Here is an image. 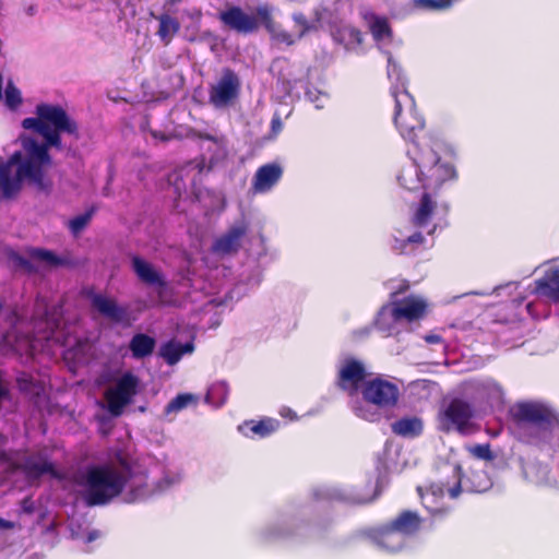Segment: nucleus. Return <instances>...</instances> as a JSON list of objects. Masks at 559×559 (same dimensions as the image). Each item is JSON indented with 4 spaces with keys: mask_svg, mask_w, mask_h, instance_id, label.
Segmentation results:
<instances>
[{
    "mask_svg": "<svg viewBox=\"0 0 559 559\" xmlns=\"http://www.w3.org/2000/svg\"><path fill=\"white\" fill-rule=\"evenodd\" d=\"M390 94L394 99V123L400 134L409 142L408 160L401 167L397 181L409 191L421 188L437 190L456 178L453 154L447 145L428 134L415 100L407 90L405 72H388Z\"/></svg>",
    "mask_w": 559,
    "mask_h": 559,
    "instance_id": "1",
    "label": "nucleus"
},
{
    "mask_svg": "<svg viewBox=\"0 0 559 559\" xmlns=\"http://www.w3.org/2000/svg\"><path fill=\"white\" fill-rule=\"evenodd\" d=\"M183 480V473L180 469L165 471L154 489L142 481L132 480L130 464L122 456L116 462L90 466L83 474L80 485L82 486V499L88 507L106 506L119 497L124 488L129 491L124 495L123 501L135 503L147 499L152 493H162L177 487Z\"/></svg>",
    "mask_w": 559,
    "mask_h": 559,
    "instance_id": "2",
    "label": "nucleus"
},
{
    "mask_svg": "<svg viewBox=\"0 0 559 559\" xmlns=\"http://www.w3.org/2000/svg\"><path fill=\"white\" fill-rule=\"evenodd\" d=\"M22 126L40 134L45 143L24 136L21 139L22 151L14 152L7 162L0 158V191L7 199L16 195L24 182L38 190L48 189L45 174L51 164L49 148H61V138L51 132V128H46L40 117L25 118Z\"/></svg>",
    "mask_w": 559,
    "mask_h": 559,
    "instance_id": "3",
    "label": "nucleus"
},
{
    "mask_svg": "<svg viewBox=\"0 0 559 559\" xmlns=\"http://www.w3.org/2000/svg\"><path fill=\"white\" fill-rule=\"evenodd\" d=\"M33 333L24 334L15 326L4 336L5 343L19 354L34 356L37 353H53V346H64L70 343L68 332L62 323V308L59 305L49 306L38 297L32 318Z\"/></svg>",
    "mask_w": 559,
    "mask_h": 559,
    "instance_id": "4",
    "label": "nucleus"
},
{
    "mask_svg": "<svg viewBox=\"0 0 559 559\" xmlns=\"http://www.w3.org/2000/svg\"><path fill=\"white\" fill-rule=\"evenodd\" d=\"M448 207L439 204L430 194L424 193L415 206L412 225L397 228L392 236V250L400 254H409L424 243L423 233L432 235L444 225Z\"/></svg>",
    "mask_w": 559,
    "mask_h": 559,
    "instance_id": "5",
    "label": "nucleus"
},
{
    "mask_svg": "<svg viewBox=\"0 0 559 559\" xmlns=\"http://www.w3.org/2000/svg\"><path fill=\"white\" fill-rule=\"evenodd\" d=\"M427 309V301L416 295L397 298L392 294V300L383 305L374 318V326L385 336L397 335L401 330L409 323L424 318Z\"/></svg>",
    "mask_w": 559,
    "mask_h": 559,
    "instance_id": "6",
    "label": "nucleus"
},
{
    "mask_svg": "<svg viewBox=\"0 0 559 559\" xmlns=\"http://www.w3.org/2000/svg\"><path fill=\"white\" fill-rule=\"evenodd\" d=\"M242 81L236 72H221L209 84V104L216 110L234 107L240 97Z\"/></svg>",
    "mask_w": 559,
    "mask_h": 559,
    "instance_id": "7",
    "label": "nucleus"
},
{
    "mask_svg": "<svg viewBox=\"0 0 559 559\" xmlns=\"http://www.w3.org/2000/svg\"><path fill=\"white\" fill-rule=\"evenodd\" d=\"M361 395L367 402H371L389 413L399 404L401 390L396 382L378 376L364 382Z\"/></svg>",
    "mask_w": 559,
    "mask_h": 559,
    "instance_id": "8",
    "label": "nucleus"
},
{
    "mask_svg": "<svg viewBox=\"0 0 559 559\" xmlns=\"http://www.w3.org/2000/svg\"><path fill=\"white\" fill-rule=\"evenodd\" d=\"M140 379L131 371H127L118 378L115 385L107 389L105 400L108 411L114 416H119L138 393Z\"/></svg>",
    "mask_w": 559,
    "mask_h": 559,
    "instance_id": "9",
    "label": "nucleus"
},
{
    "mask_svg": "<svg viewBox=\"0 0 559 559\" xmlns=\"http://www.w3.org/2000/svg\"><path fill=\"white\" fill-rule=\"evenodd\" d=\"M473 411L471 405L460 399L452 400L440 415L442 430H455L461 435L471 432Z\"/></svg>",
    "mask_w": 559,
    "mask_h": 559,
    "instance_id": "10",
    "label": "nucleus"
},
{
    "mask_svg": "<svg viewBox=\"0 0 559 559\" xmlns=\"http://www.w3.org/2000/svg\"><path fill=\"white\" fill-rule=\"evenodd\" d=\"M36 115L40 117L46 128H51L61 138V133L78 135V124L69 117L67 111L59 105L38 104Z\"/></svg>",
    "mask_w": 559,
    "mask_h": 559,
    "instance_id": "11",
    "label": "nucleus"
},
{
    "mask_svg": "<svg viewBox=\"0 0 559 559\" xmlns=\"http://www.w3.org/2000/svg\"><path fill=\"white\" fill-rule=\"evenodd\" d=\"M310 73L311 72H307L302 78L294 80L283 78L282 84L288 96L299 98L304 91L305 97L311 102L317 109H322L329 100V95L312 82L313 78L309 75Z\"/></svg>",
    "mask_w": 559,
    "mask_h": 559,
    "instance_id": "12",
    "label": "nucleus"
},
{
    "mask_svg": "<svg viewBox=\"0 0 559 559\" xmlns=\"http://www.w3.org/2000/svg\"><path fill=\"white\" fill-rule=\"evenodd\" d=\"M218 17L225 27L243 35L255 33L261 25L257 13L254 15L248 14L239 5L227 7L219 12Z\"/></svg>",
    "mask_w": 559,
    "mask_h": 559,
    "instance_id": "13",
    "label": "nucleus"
},
{
    "mask_svg": "<svg viewBox=\"0 0 559 559\" xmlns=\"http://www.w3.org/2000/svg\"><path fill=\"white\" fill-rule=\"evenodd\" d=\"M14 261L16 265L27 273H38L41 270H52L68 265L69 263L68 259L59 257L50 250L40 248L32 249L29 251V259L19 255Z\"/></svg>",
    "mask_w": 559,
    "mask_h": 559,
    "instance_id": "14",
    "label": "nucleus"
},
{
    "mask_svg": "<svg viewBox=\"0 0 559 559\" xmlns=\"http://www.w3.org/2000/svg\"><path fill=\"white\" fill-rule=\"evenodd\" d=\"M366 376L364 362L353 357H345L337 366V385L349 394L357 392Z\"/></svg>",
    "mask_w": 559,
    "mask_h": 559,
    "instance_id": "15",
    "label": "nucleus"
},
{
    "mask_svg": "<svg viewBox=\"0 0 559 559\" xmlns=\"http://www.w3.org/2000/svg\"><path fill=\"white\" fill-rule=\"evenodd\" d=\"M247 231L248 224L245 221L236 222L225 234L214 240L211 247L212 252L218 257H226L238 252Z\"/></svg>",
    "mask_w": 559,
    "mask_h": 559,
    "instance_id": "16",
    "label": "nucleus"
},
{
    "mask_svg": "<svg viewBox=\"0 0 559 559\" xmlns=\"http://www.w3.org/2000/svg\"><path fill=\"white\" fill-rule=\"evenodd\" d=\"M465 392L469 394L475 402H486L490 405H500L503 402V389L491 378L467 382Z\"/></svg>",
    "mask_w": 559,
    "mask_h": 559,
    "instance_id": "17",
    "label": "nucleus"
},
{
    "mask_svg": "<svg viewBox=\"0 0 559 559\" xmlns=\"http://www.w3.org/2000/svg\"><path fill=\"white\" fill-rule=\"evenodd\" d=\"M284 175L283 166L277 163H267L260 166L252 179L251 191L253 194H267L270 193L282 180Z\"/></svg>",
    "mask_w": 559,
    "mask_h": 559,
    "instance_id": "18",
    "label": "nucleus"
},
{
    "mask_svg": "<svg viewBox=\"0 0 559 559\" xmlns=\"http://www.w3.org/2000/svg\"><path fill=\"white\" fill-rule=\"evenodd\" d=\"M367 535L380 549L388 552L402 550L407 542V538H405L399 530L391 524L383 527L370 528L368 530Z\"/></svg>",
    "mask_w": 559,
    "mask_h": 559,
    "instance_id": "19",
    "label": "nucleus"
},
{
    "mask_svg": "<svg viewBox=\"0 0 559 559\" xmlns=\"http://www.w3.org/2000/svg\"><path fill=\"white\" fill-rule=\"evenodd\" d=\"M514 416L520 421L530 423L539 427L549 426L555 420L554 412L538 403H521L514 411Z\"/></svg>",
    "mask_w": 559,
    "mask_h": 559,
    "instance_id": "20",
    "label": "nucleus"
},
{
    "mask_svg": "<svg viewBox=\"0 0 559 559\" xmlns=\"http://www.w3.org/2000/svg\"><path fill=\"white\" fill-rule=\"evenodd\" d=\"M19 467L25 474L28 481H35L45 474L58 477V473L55 471L53 465L43 453L26 456Z\"/></svg>",
    "mask_w": 559,
    "mask_h": 559,
    "instance_id": "21",
    "label": "nucleus"
},
{
    "mask_svg": "<svg viewBox=\"0 0 559 559\" xmlns=\"http://www.w3.org/2000/svg\"><path fill=\"white\" fill-rule=\"evenodd\" d=\"M295 522L290 518H280L264 525L258 532L262 543H274L294 534Z\"/></svg>",
    "mask_w": 559,
    "mask_h": 559,
    "instance_id": "22",
    "label": "nucleus"
},
{
    "mask_svg": "<svg viewBox=\"0 0 559 559\" xmlns=\"http://www.w3.org/2000/svg\"><path fill=\"white\" fill-rule=\"evenodd\" d=\"M257 14L260 17L261 25L278 41L288 46L295 43L293 36L281 29V26L275 22L272 9L267 4H261L257 7Z\"/></svg>",
    "mask_w": 559,
    "mask_h": 559,
    "instance_id": "23",
    "label": "nucleus"
},
{
    "mask_svg": "<svg viewBox=\"0 0 559 559\" xmlns=\"http://www.w3.org/2000/svg\"><path fill=\"white\" fill-rule=\"evenodd\" d=\"M278 427V420L264 418L259 421L247 420L238 426V431L247 438H265L275 432Z\"/></svg>",
    "mask_w": 559,
    "mask_h": 559,
    "instance_id": "24",
    "label": "nucleus"
},
{
    "mask_svg": "<svg viewBox=\"0 0 559 559\" xmlns=\"http://www.w3.org/2000/svg\"><path fill=\"white\" fill-rule=\"evenodd\" d=\"M131 262L132 269L141 282L154 287L165 286L163 275L151 263L138 255L132 257Z\"/></svg>",
    "mask_w": 559,
    "mask_h": 559,
    "instance_id": "25",
    "label": "nucleus"
},
{
    "mask_svg": "<svg viewBox=\"0 0 559 559\" xmlns=\"http://www.w3.org/2000/svg\"><path fill=\"white\" fill-rule=\"evenodd\" d=\"M91 304L100 314L115 322H121L126 317V310L119 307L115 300L100 295L91 296Z\"/></svg>",
    "mask_w": 559,
    "mask_h": 559,
    "instance_id": "26",
    "label": "nucleus"
},
{
    "mask_svg": "<svg viewBox=\"0 0 559 559\" xmlns=\"http://www.w3.org/2000/svg\"><path fill=\"white\" fill-rule=\"evenodd\" d=\"M423 429L424 423L417 416H405L391 424V430L394 435L407 439L418 437Z\"/></svg>",
    "mask_w": 559,
    "mask_h": 559,
    "instance_id": "27",
    "label": "nucleus"
},
{
    "mask_svg": "<svg viewBox=\"0 0 559 559\" xmlns=\"http://www.w3.org/2000/svg\"><path fill=\"white\" fill-rule=\"evenodd\" d=\"M350 409L354 415L368 423H378L382 418L388 417V413L366 400H354L350 402Z\"/></svg>",
    "mask_w": 559,
    "mask_h": 559,
    "instance_id": "28",
    "label": "nucleus"
},
{
    "mask_svg": "<svg viewBox=\"0 0 559 559\" xmlns=\"http://www.w3.org/2000/svg\"><path fill=\"white\" fill-rule=\"evenodd\" d=\"M365 19L376 41L393 38V31L386 16L371 12L366 14Z\"/></svg>",
    "mask_w": 559,
    "mask_h": 559,
    "instance_id": "29",
    "label": "nucleus"
},
{
    "mask_svg": "<svg viewBox=\"0 0 559 559\" xmlns=\"http://www.w3.org/2000/svg\"><path fill=\"white\" fill-rule=\"evenodd\" d=\"M194 346L191 342L181 344L177 341H169L159 348V355L169 365H176L185 354H191Z\"/></svg>",
    "mask_w": 559,
    "mask_h": 559,
    "instance_id": "30",
    "label": "nucleus"
},
{
    "mask_svg": "<svg viewBox=\"0 0 559 559\" xmlns=\"http://www.w3.org/2000/svg\"><path fill=\"white\" fill-rule=\"evenodd\" d=\"M155 346V338L144 333L134 334L129 343V349L134 359H143L151 356Z\"/></svg>",
    "mask_w": 559,
    "mask_h": 559,
    "instance_id": "31",
    "label": "nucleus"
},
{
    "mask_svg": "<svg viewBox=\"0 0 559 559\" xmlns=\"http://www.w3.org/2000/svg\"><path fill=\"white\" fill-rule=\"evenodd\" d=\"M319 499H328L334 501H343L349 503H364L367 499L357 497L352 491L342 487H324L316 491Z\"/></svg>",
    "mask_w": 559,
    "mask_h": 559,
    "instance_id": "32",
    "label": "nucleus"
},
{
    "mask_svg": "<svg viewBox=\"0 0 559 559\" xmlns=\"http://www.w3.org/2000/svg\"><path fill=\"white\" fill-rule=\"evenodd\" d=\"M420 518L416 512L404 511L392 523L399 532L408 539L420 526Z\"/></svg>",
    "mask_w": 559,
    "mask_h": 559,
    "instance_id": "33",
    "label": "nucleus"
},
{
    "mask_svg": "<svg viewBox=\"0 0 559 559\" xmlns=\"http://www.w3.org/2000/svg\"><path fill=\"white\" fill-rule=\"evenodd\" d=\"M155 19L159 23L156 33L157 36L164 43V45H169L173 38L180 31V22L176 17H173L167 13H163L158 16H155Z\"/></svg>",
    "mask_w": 559,
    "mask_h": 559,
    "instance_id": "34",
    "label": "nucleus"
},
{
    "mask_svg": "<svg viewBox=\"0 0 559 559\" xmlns=\"http://www.w3.org/2000/svg\"><path fill=\"white\" fill-rule=\"evenodd\" d=\"M537 294L544 295L551 299H559V270H550L545 276L536 281Z\"/></svg>",
    "mask_w": 559,
    "mask_h": 559,
    "instance_id": "35",
    "label": "nucleus"
},
{
    "mask_svg": "<svg viewBox=\"0 0 559 559\" xmlns=\"http://www.w3.org/2000/svg\"><path fill=\"white\" fill-rule=\"evenodd\" d=\"M444 489L442 486H431L430 490L423 493L419 489L423 506L433 515L444 514L445 511L439 506V500L443 496Z\"/></svg>",
    "mask_w": 559,
    "mask_h": 559,
    "instance_id": "36",
    "label": "nucleus"
},
{
    "mask_svg": "<svg viewBox=\"0 0 559 559\" xmlns=\"http://www.w3.org/2000/svg\"><path fill=\"white\" fill-rule=\"evenodd\" d=\"M228 395V386L225 382H217L211 385L209 389L205 401L206 403L219 407L222 406L227 399Z\"/></svg>",
    "mask_w": 559,
    "mask_h": 559,
    "instance_id": "37",
    "label": "nucleus"
},
{
    "mask_svg": "<svg viewBox=\"0 0 559 559\" xmlns=\"http://www.w3.org/2000/svg\"><path fill=\"white\" fill-rule=\"evenodd\" d=\"M197 397L190 393L178 394L165 407L166 415H176L182 409L187 408L190 404L194 403Z\"/></svg>",
    "mask_w": 559,
    "mask_h": 559,
    "instance_id": "38",
    "label": "nucleus"
},
{
    "mask_svg": "<svg viewBox=\"0 0 559 559\" xmlns=\"http://www.w3.org/2000/svg\"><path fill=\"white\" fill-rule=\"evenodd\" d=\"M92 218V212H85L83 214L76 215L72 219L69 221V228L73 235L80 234L90 223Z\"/></svg>",
    "mask_w": 559,
    "mask_h": 559,
    "instance_id": "39",
    "label": "nucleus"
},
{
    "mask_svg": "<svg viewBox=\"0 0 559 559\" xmlns=\"http://www.w3.org/2000/svg\"><path fill=\"white\" fill-rule=\"evenodd\" d=\"M468 451L479 460L491 461L493 459L489 444H477L468 448Z\"/></svg>",
    "mask_w": 559,
    "mask_h": 559,
    "instance_id": "40",
    "label": "nucleus"
},
{
    "mask_svg": "<svg viewBox=\"0 0 559 559\" xmlns=\"http://www.w3.org/2000/svg\"><path fill=\"white\" fill-rule=\"evenodd\" d=\"M343 39L348 38L352 44L360 45L362 43V34L355 27H344L338 31Z\"/></svg>",
    "mask_w": 559,
    "mask_h": 559,
    "instance_id": "41",
    "label": "nucleus"
},
{
    "mask_svg": "<svg viewBox=\"0 0 559 559\" xmlns=\"http://www.w3.org/2000/svg\"><path fill=\"white\" fill-rule=\"evenodd\" d=\"M453 473L457 480L454 486L449 487L447 490L449 492V496L454 499V498H457L461 492V477H462L461 467L459 465H455L453 467Z\"/></svg>",
    "mask_w": 559,
    "mask_h": 559,
    "instance_id": "42",
    "label": "nucleus"
},
{
    "mask_svg": "<svg viewBox=\"0 0 559 559\" xmlns=\"http://www.w3.org/2000/svg\"><path fill=\"white\" fill-rule=\"evenodd\" d=\"M294 21L296 22V24L298 26H300V36H302L305 33H307L308 31H310L311 28V25L308 21V19L306 17L305 14L302 13H297L294 15Z\"/></svg>",
    "mask_w": 559,
    "mask_h": 559,
    "instance_id": "43",
    "label": "nucleus"
},
{
    "mask_svg": "<svg viewBox=\"0 0 559 559\" xmlns=\"http://www.w3.org/2000/svg\"><path fill=\"white\" fill-rule=\"evenodd\" d=\"M283 130V122L278 116H274L271 121V139L276 138Z\"/></svg>",
    "mask_w": 559,
    "mask_h": 559,
    "instance_id": "44",
    "label": "nucleus"
},
{
    "mask_svg": "<svg viewBox=\"0 0 559 559\" xmlns=\"http://www.w3.org/2000/svg\"><path fill=\"white\" fill-rule=\"evenodd\" d=\"M371 332V326L366 325L364 328L357 329L353 332V337L357 341L367 337Z\"/></svg>",
    "mask_w": 559,
    "mask_h": 559,
    "instance_id": "45",
    "label": "nucleus"
},
{
    "mask_svg": "<svg viewBox=\"0 0 559 559\" xmlns=\"http://www.w3.org/2000/svg\"><path fill=\"white\" fill-rule=\"evenodd\" d=\"M20 386H21L22 390L28 391L29 393H33V394H36V395H39L40 391H41V389H39V388H32L33 386L32 381H29V382L28 381H22L20 383Z\"/></svg>",
    "mask_w": 559,
    "mask_h": 559,
    "instance_id": "46",
    "label": "nucleus"
},
{
    "mask_svg": "<svg viewBox=\"0 0 559 559\" xmlns=\"http://www.w3.org/2000/svg\"><path fill=\"white\" fill-rule=\"evenodd\" d=\"M490 481L484 476V481H480L479 484L473 486L471 490L481 492L489 488Z\"/></svg>",
    "mask_w": 559,
    "mask_h": 559,
    "instance_id": "47",
    "label": "nucleus"
},
{
    "mask_svg": "<svg viewBox=\"0 0 559 559\" xmlns=\"http://www.w3.org/2000/svg\"><path fill=\"white\" fill-rule=\"evenodd\" d=\"M261 280H262L261 273L259 271H257L255 274L249 278V282L247 285L250 288L257 287L261 283Z\"/></svg>",
    "mask_w": 559,
    "mask_h": 559,
    "instance_id": "48",
    "label": "nucleus"
},
{
    "mask_svg": "<svg viewBox=\"0 0 559 559\" xmlns=\"http://www.w3.org/2000/svg\"><path fill=\"white\" fill-rule=\"evenodd\" d=\"M425 341L429 344H439L442 342V338L438 334H428L425 336Z\"/></svg>",
    "mask_w": 559,
    "mask_h": 559,
    "instance_id": "49",
    "label": "nucleus"
},
{
    "mask_svg": "<svg viewBox=\"0 0 559 559\" xmlns=\"http://www.w3.org/2000/svg\"><path fill=\"white\" fill-rule=\"evenodd\" d=\"M150 133H151L152 138L154 140H156V141H166V140H168V136L165 133H163V132L152 130Z\"/></svg>",
    "mask_w": 559,
    "mask_h": 559,
    "instance_id": "50",
    "label": "nucleus"
},
{
    "mask_svg": "<svg viewBox=\"0 0 559 559\" xmlns=\"http://www.w3.org/2000/svg\"><path fill=\"white\" fill-rule=\"evenodd\" d=\"M99 537H100V532L96 531V530H93V531H91L88 533L86 542L91 543V542H93V540H95V539H97Z\"/></svg>",
    "mask_w": 559,
    "mask_h": 559,
    "instance_id": "51",
    "label": "nucleus"
},
{
    "mask_svg": "<svg viewBox=\"0 0 559 559\" xmlns=\"http://www.w3.org/2000/svg\"><path fill=\"white\" fill-rule=\"evenodd\" d=\"M14 524L10 521L0 518V528L10 530L13 528Z\"/></svg>",
    "mask_w": 559,
    "mask_h": 559,
    "instance_id": "52",
    "label": "nucleus"
},
{
    "mask_svg": "<svg viewBox=\"0 0 559 559\" xmlns=\"http://www.w3.org/2000/svg\"><path fill=\"white\" fill-rule=\"evenodd\" d=\"M388 62H389V67H392V68H393V70H396L397 64L393 61L392 56H389V58H388Z\"/></svg>",
    "mask_w": 559,
    "mask_h": 559,
    "instance_id": "53",
    "label": "nucleus"
},
{
    "mask_svg": "<svg viewBox=\"0 0 559 559\" xmlns=\"http://www.w3.org/2000/svg\"><path fill=\"white\" fill-rule=\"evenodd\" d=\"M28 502H29V501H28L27 499H26V500H24V501H23V508H24V510H25L26 512H32V508L29 507Z\"/></svg>",
    "mask_w": 559,
    "mask_h": 559,
    "instance_id": "54",
    "label": "nucleus"
},
{
    "mask_svg": "<svg viewBox=\"0 0 559 559\" xmlns=\"http://www.w3.org/2000/svg\"><path fill=\"white\" fill-rule=\"evenodd\" d=\"M175 186H176V191H177L178 193H180L181 186H180L179 183H177V182H176V185H175Z\"/></svg>",
    "mask_w": 559,
    "mask_h": 559,
    "instance_id": "55",
    "label": "nucleus"
},
{
    "mask_svg": "<svg viewBox=\"0 0 559 559\" xmlns=\"http://www.w3.org/2000/svg\"><path fill=\"white\" fill-rule=\"evenodd\" d=\"M179 1H180V0H168V3L173 5V4H176V3H177V2H179Z\"/></svg>",
    "mask_w": 559,
    "mask_h": 559,
    "instance_id": "56",
    "label": "nucleus"
},
{
    "mask_svg": "<svg viewBox=\"0 0 559 559\" xmlns=\"http://www.w3.org/2000/svg\"><path fill=\"white\" fill-rule=\"evenodd\" d=\"M186 171V169H182L178 175H177V179L180 178L182 179V173Z\"/></svg>",
    "mask_w": 559,
    "mask_h": 559,
    "instance_id": "57",
    "label": "nucleus"
},
{
    "mask_svg": "<svg viewBox=\"0 0 559 559\" xmlns=\"http://www.w3.org/2000/svg\"><path fill=\"white\" fill-rule=\"evenodd\" d=\"M188 168H193V169H194V168H195V166H194V165H192V164H189Z\"/></svg>",
    "mask_w": 559,
    "mask_h": 559,
    "instance_id": "58",
    "label": "nucleus"
}]
</instances>
